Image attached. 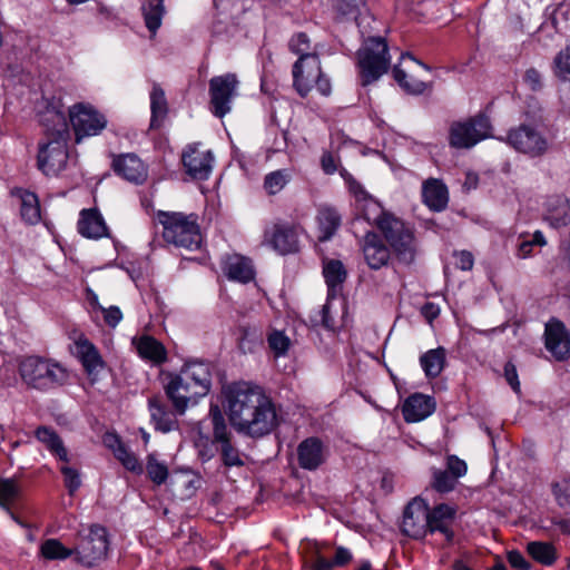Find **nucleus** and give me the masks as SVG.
I'll return each instance as SVG.
<instances>
[{
	"label": "nucleus",
	"mask_w": 570,
	"mask_h": 570,
	"mask_svg": "<svg viewBox=\"0 0 570 570\" xmlns=\"http://www.w3.org/2000/svg\"><path fill=\"white\" fill-rule=\"evenodd\" d=\"M223 393L229 421L238 432L261 438L277 426L276 406L263 387L242 381L228 384Z\"/></svg>",
	"instance_id": "f257e3e1"
},
{
	"label": "nucleus",
	"mask_w": 570,
	"mask_h": 570,
	"mask_svg": "<svg viewBox=\"0 0 570 570\" xmlns=\"http://www.w3.org/2000/svg\"><path fill=\"white\" fill-rule=\"evenodd\" d=\"M53 122L52 138L47 144L39 145V151L37 157L38 168L46 176H58L62 170L67 168L69 160L68 138L69 132L67 122L62 114L56 110H48L45 114L42 122L48 130L51 128L47 122Z\"/></svg>",
	"instance_id": "f03ea898"
},
{
	"label": "nucleus",
	"mask_w": 570,
	"mask_h": 570,
	"mask_svg": "<svg viewBox=\"0 0 570 570\" xmlns=\"http://www.w3.org/2000/svg\"><path fill=\"white\" fill-rule=\"evenodd\" d=\"M18 371L23 383L35 390L49 391L67 382L69 373L58 362L40 356H26L19 361Z\"/></svg>",
	"instance_id": "7ed1b4c3"
},
{
	"label": "nucleus",
	"mask_w": 570,
	"mask_h": 570,
	"mask_svg": "<svg viewBox=\"0 0 570 570\" xmlns=\"http://www.w3.org/2000/svg\"><path fill=\"white\" fill-rule=\"evenodd\" d=\"M157 217L163 226L161 234L166 243L188 250L200 247L202 234L197 215L180 212H159Z\"/></svg>",
	"instance_id": "20e7f679"
},
{
	"label": "nucleus",
	"mask_w": 570,
	"mask_h": 570,
	"mask_svg": "<svg viewBox=\"0 0 570 570\" xmlns=\"http://www.w3.org/2000/svg\"><path fill=\"white\" fill-rule=\"evenodd\" d=\"M293 88L302 98H306L313 89L328 97L333 87L330 77L323 71L321 58L297 59L292 67Z\"/></svg>",
	"instance_id": "39448f33"
},
{
	"label": "nucleus",
	"mask_w": 570,
	"mask_h": 570,
	"mask_svg": "<svg viewBox=\"0 0 570 570\" xmlns=\"http://www.w3.org/2000/svg\"><path fill=\"white\" fill-rule=\"evenodd\" d=\"M387 43L382 37H368L357 51V67L362 85L377 80L390 67Z\"/></svg>",
	"instance_id": "423d86ee"
},
{
	"label": "nucleus",
	"mask_w": 570,
	"mask_h": 570,
	"mask_svg": "<svg viewBox=\"0 0 570 570\" xmlns=\"http://www.w3.org/2000/svg\"><path fill=\"white\" fill-rule=\"evenodd\" d=\"M109 549L107 530L99 525L82 527L73 546L77 561L92 567L102 561Z\"/></svg>",
	"instance_id": "0eeeda50"
},
{
	"label": "nucleus",
	"mask_w": 570,
	"mask_h": 570,
	"mask_svg": "<svg viewBox=\"0 0 570 570\" xmlns=\"http://www.w3.org/2000/svg\"><path fill=\"white\" fill-rule=\"evenodd\" d=\"M490 119L476 115L463 121H454L449 129V144L456 149H469L490 137Z\"/></svg>",
	"instance_id": "6e6552de"
},
{
	"label": "nucleus",
	"mask_w": 570,
	"mask_h": 570,
	"mask_svg": "<svg viewBox=\"0 0 570 570\" xmlns=\"http://www.w3.org/2000/svg\"><path fill=\"white\" fill-rule=\"evenodd\" d=\"M341 176L345 179L350 191L354 195L357 208L361 210L363 218L371 225L376 226L381 233H383L384 225H387L389 227L391 226V224H389L390 222L397 219L392 214L384 212L381 204L370 196L362 185L357 183L345 169L341 171Z\"/></svg>",
	"instance_id": "1a4fd4ad"
},
{
	"label": "nucleus",
	"mask_w": 570,
	"mask_h": 570,
	"mask_svg": "<svg viewBox=\"0 0 570 570\" xmlns=\"http://www.w3.org/2000/svg\"><path fill=\"white\" fill-rule=\"evenodd\" d=\"M108 120L95 106L88 102L73 104V142L98 136L107 127Z\"/></svg>",
	"instance_id": "9d476101"
},
{
	"label": "nucleus",
	"mask_w": 570,
	"mask_h": 570,
	"mask_svg": "<svg viewBox=\"0 0 570 570\" xmlns=\"http://www.w3.org/2000/svg\"><path fill=\"white\" fill-rule=\"evenodd\" d=\"M389 224H391V226L387 227V225H384L383 227L382 234L384 238L401 263H413L417 253V244L413 230L406 227L399 218Z\"/></svg>",
	"instance_id": "9b49d317"
},
{
	"label": "nucleus",
	"mask_w": 570,
	"mask_h": 570,
	"mask_svg": "<svg viewBox=\"0 0 570 570\" xmlns=\"http://www.w3.org/2000/svg\"><path fill=\"white\" fill-rule=\"evenodd\" d=\"M238 79L235 73H225L209 80L210 110L223 118L232 110V101L237 96Z\"/></svg>",
	"instance_id": "f8f14e48"
},
{
	"label": "nucleus",
	"mask_w": 570,
	"mask_h": 570,
	"mask_svg": "<svg viewBox=\"0 0 570 570\" xmlns=\"http://www.w3.org/2000/svg\"><path fill=\"white\" fill-rule=\"evenodd\" d=\"M213 434L217 443L220 444V455L223 464L227 468L243 466L244 460L238 449L230 442V432L228 431L224 415L217 405L209 410Z\"/></svg>",
	"instance_id": "ddd939ff"
},
{
	"label": "nucleus",
	"mask_w": 570,
	"mask_h": 570,
	"mask_svg": "<svg viewBox=\"0 0 570 570\" xmlns=\"http://www.w3.org/2000/svg\"><path fill=\"white\" fill-rule=\"evenodd\" d=\"M73 354L88 380L92 384L96 383L99 380V374L106 367V362L99 348L85 334H79L73 338Z\"/></svg>",
	"instance_id": "4468645a"
},
{
	"label": "nucleus",
	"mask_w": 570,
	"mask_h": 570,
	"mask_svg": "<svg viewBox=\"0 0 570 570\" xmlns=\"http://www.w3.org/2000/svg\"><path fill=\"white\" fill-rule=\"evenodd\" d=\"M164 390L174 410L179 415L185 414L190 405L197 404L202 399L200 394L194 390L188 381L183 379L179 372L167 376Z\"/></svg>",
	"instance_id": "2eb2a0df"
},
{
	"label": "nucleus",
	"mask_w": 570,
	"mask_h": 570,
	"mask_svg": "<svg viewBox=\"0 0 570 570\" xmlns=\"http://www.w3.org/2000/svg\"><path fill=\"white\" fill-rule=\"evenodd\" d=\"M508 142L518 151L531 157L541 156L548 149L547 139L534 127L528 125L511 129Z\"/></svg>",
	"instance_id": "dca6fc26"
},
{
	"label": "nucleus",
	"mask_w": 570,
	"mask_h": 570,
	"mask_svg": "<svg viewBox=\"0 0 570 570\" xmlns=\"http://www.w3.org/2000/svg\"><path fill=\"white\" fill-rule=\"evenodd\" d=\"M181 160L186 173L194 179L205 180L212 174L214 155L200 144L188 145Z\"/></svg>",
	"instance_id": "f3484780"
},
{
	"label": "nucleus",
	"mask_w": 570,
	"mask_h": 570,
	"mask_svg": "<svg viewBox=\"0 0 570 570\" xmlns=\"http://www.w3.org/2000/svg\"><path fill=\"white\" fill-rule=\"evenodd\" d=\"M402 531L413 539H422L429 528L428 505L421 499H413L405 508Z\"/></svg>",
	"instance_id": "a211bd4d"
},
{
	"label": "nucleus",
	"mask_w": 570,
	"mask_h": 570,
	"mask_svg": "<svg viewBox=\"0 0 570 570\" xmlns=\"http://www.w3.org/2000/svg\"><path fill=\"white\" fill-rule=\"evenodd\" d=\"M36 438L39 442L43 443L46 448L62 462L60 471L65 476V487L71 494V468L68 465V451L65 448L62 440L50 428L40 426L36 430Z\"/></svg>",
	"instance_id": "6ab92c4d"
},
{
	"label": "nucleus",
	"mask_w": 570,
	"mask_h": 570,
	"mask_svg": "<svg viewBox=\"0 0 570 570\" xmlns=\"http://www.w3.org/2000/svg\"><path fill=\"white\" fill-rule=\"evenodd\" d=\"M546 347L558 361L570 356V333L562 322L551 320L546 324Z\"/></svg>",
	"instance_id": "aec40b11"
},
{
	"label": "nucleus",
	"mask_w": 570,
	"mask_h": 570,
	"mask_svg": "<svg viewBox=\"0 0 570 570\" xmlns=\"http://www.w3.org/2000/svg\"><path fill=\"white\" fill-rule=\"evenodd\" d=\"M328 449L315 436L303 440L297 446V461L302 469L314 471L327 459Z\"/></svg>",
	"instance_id": "412c9836"
},
{
	"label": "nucleus",
	"mask_w": 570,
	"mask_h": 570,
	"mask_svg": "<svg viewBox=\"0 0 570 570\" xmlns=\"http://www.w3.org/2000/svg\"><path fill=\"white\" fill-rule=\"evenodd\" d=\"M364 261L371 269L377 271L386 266L391 258L389 246L376 233H366L362 242Z\"/></svg>",
	"instance_id": "4be33fe9"
},
{
	"label": "nucleus",
	"mask_w": 570,
	"mask_h": 570,
	"mask_svg": "<svg viewBox=\"0 0 570 570\" xmlns=\"http://www.w3.org/2000/svg\"><path fill=\"white\" fill-rule=\"evenodd\" d=\"M179 373L202 397L209 393L213 382L210 364L202 361L188 362L179 370Z\"/></svg>",
	"instance_id": "5701e85b"
},
{
	"label": "nucleus",
	"mask_w": 570,
	"mask_h": 570,
	"mask_svg": "<svg viewBox=\"0 0 570 570\" xmlns=\"http://www.w3.org/2000/svg\"><path fill=\"white\" fill-rule=\"evenodd\" d=\"M111 166L118 176L130 183L142 184L147 179V167L135 154L114 155Z\"/></svg>",
	"instance_id": "b1692460"
},
{
	"label": "nucleus",
	"mask_w": 570,
	"mask_h": 570,
	"mask_svg": "<svg viewBox=\"0 0 570 570\" xmlns=\"http://www.w3.org/2000/svg\"><path fill=\"white\" fill-rule=\"evenodd\" d=\"M455 508L445 503H441L432 510L428 509L429 528L426 529V534L439 532L443 535L445 542H451L454 535L452 524L455 519Z\"/></svg>",
	"instance_id": "393cba45"
},
{
	"label": "nucleus",
	"mask_w": 570,
	"mask_h": 570,
	"mask_svg": "<svg viewBox=\"0 0 570 570\" xmlns=\"http://www.w3.org/2000/svg\"><path fill=\"white\" fill-rule=\"evenodd\" d=\"M222 269L224 275L234 282L246 284L255 278L252 261L239 254L226 255L222 262Z\"/></svg>",
	"instance_id": "a878e982"
},
{
	"label": "nucleus",
	"mask_w": 570,
	"mask_h": 570,
	"mask_svg": "<svg viewBox=\"0 0 570 570\" xmlns=\"http://www.w3.org/2000/svg\"><path fill=\"white\" fill-rule=\"evenodd\" d=\"M266 238L271 246L282 255L298 250V234L295 226L277 224L269 235L266 234Z\"/></svg>",
	"instance_id": "bb28decb"
},
{
	"label": "nucleus",
	"mask_w": 570,
	"mask_h": 570,
	"mask_svg": "<svg viewBox=\"0 0 570 570\" xmlns=\"http://www.w3.org/2000/svg\"><path fill=\"white\" fill-rule=\"evenodd\" d=\"M434 410V400L421 393L410 395L402 406L403 417L407 423L420 422L430 416Z\"/></svg>",
	"instance_id": "cd10ccee"
},
{
	"label": "nucleus",
	"mask_w": 570,
	"mask_h": 570,
	"mask_svg": "<svg viewBox=\"0 0 570 570\" xmlns=\"http://www.w3.org/2000/svg\"><path fill=\"white\" fill-rule=\"evenodd\" d=\"M544 219L554 228L570 223V202L562 195L548 197L544 204Z\"/></svg>",
	"instance_id": "c85d7f7f"
},
{
	"label": "nucleus",
	"mask_w": 570,
	"mask_h": 570,
	"mask_svg": "<svg viewBox=\"0 0 570 570\" xmlns=\"http://www.w3.org/2000/svg\"><path fill=\"white\" fill-rule=\"evenodd\" d=\"M151 422L157 431L168 433L178 429L177 412L170 411L158 399L148 401Z\"/></svg>",
	"instance_id": "c756f323"
},
{
	"label": "nucleus",
	"mask_w": 570,
	"mask_h": 570,
	"mask_svg": "<svg viewBox=\"0 0 570 570\" xmlns=\"http://www.w3.org/2000/svg\"><path fill=\"white\" fill-rule=\"evenodd\" d=\"M210 428V416L208 415V419L199 421L194 429V445L197 450L199 459L203 462L212 460L217 452V441L215 440V438L212 439L209 435Z\"/></svg>",
	"instance_id": "7c9ffc66"
},
{
	"label": "nucleus",
	"mask_w": 570,
	"mask_h": 570,
	"mask_svg": "<svg viewBox=\"0 0 570 570\" xmlns=\"http://www.w3.org/2000/svg\"><path fill=\"white\" fill-rule=\"evenodd\" d=\"M138 355L151 363L160 364L166 361L167 353L164 345L149 335L135 336L131 340Z\"/></svg>",
	"instance_id": "2f4dec72"
},
{
	"label": "nucleus",
	"mask_w": 570,
	"mask_h": 570,
	"mask_svg": "<svg viewBox=\"0 0 570 570\" xmlns=\"http://www.w3.org/2000/svg\"><path fill=\"white\" fill-rule=\"evenodd\" d=\"M78 232L87 238H101L107 235V226L96 209H83L78 220Z\"/></svg>",
	"instance_id": "473e14b6"
},
{
	"label": "nucleus",
	"mask_w": 570,
	"mask_h": 570,
	"mask_svg": "<svg viewBox=\"0 0 570 570\" xmlns=\"http://www.w3.org/2000/svg\"><path fill=\"white\" fill-rule=\"evenodd\" d=\"M341 215L330 206H321L316 215L317 239L320 242L330 240L341 226Z\"/></svg>",
	"instance_id": "72a5a7b5"
},
{
	"label": "nucleus",
	"mask_w": 570,
	"mask_h": 570,
	"mask_svg": "<svg viewBox=\"0 0 570 570\" xmlns=\"http://www.w3.org/2000/svg\"><path fill=\"white\" fill-rule=\"evenodd\" d=\"M323 276L328 288V299H332L341 292L347 271L341 261L328 259L323 263Z\"/></svg>",
	"instance_id": "f704fd0d"
},
{
	"label": "nucleus",
	"mask_w": 570,
	"mask_h": 570,
	"mask_svg": "<svg viewBox=\"0 0 570 570\" xmlns=\"http://www.w3.org/2000/svg\"><path fill=\"white\" fill-rule=\"evenodd\" d=\"M422 197L424 204L435 212L444 209L449 200L445 185L441 180L434 178H431L423 184Z\"/></svg>",
	"instance_id": "c9c22d12"
},
{
	"label": "nucleus",
	"mask_w": 570,
	"mask_h": 570,
	"mask_svg": "<svg viewBox=\"0 0 570 570\" xmlns=\"http://www.w3.org/2000/svg\"><path fill=\"white\" fill-rule=\"evenodd\" d=\"M21 200L20 214L22 219L30 225H36L41 220V210L39 198L35 193L26 189H17L13 193Z\"/></svg>",
	"instance_id": "e433bc0d"
},
{
	"label": "nucleus",
	"mask_w": 570,
	"mask_h": 570,
	"mask_svg": "<svg viewBox=\"0 0 570 570\" xmlns=\"http://www.w3.org/2000/svg\"><path fill=\"white\" fill-rule=\"evenodd\" d=\"M22 493V487L17 479H0V505L3 507L10 517L20 525H24L18 517L10 510V505L14 503Z\"/></svg>",
	"instance_id": "4c0bfd02"
},
{
	"label": "nucleus",
	"mask_w": 570,
	"mask_h": 570,
	"mask_svg": "<svg viewBox=\"0 0 570 570\" xmlns=\"http://www.w3.org/2000/svg\"><path fill=\"white\" fill-rule=\"evenodd\" d=\"M420 364L426 377H438L445 365V350L443 347L429 350L421 355Z\"/></svg>",
	"instance_id": "58836bf2"
},
{
	"label": "nucleus",
	"mask_w": 570,
	"mask_h": 570,
	"mask_svg": "<svg viewBox=\"0 0 570 570\" xmlns=\"http://www.w3.org/2000/svg\"><path fill=\"white\" fill-rule=\"evenodd\" d=\"M151 119L150 127L158 128L168 112V104L165 91L158 83H154L150 92Z\"/></svg>",
	"instance_id": "ea45409f"
},
{
	"label": "nucleus",
	"mask_w": 570,
	"mask_h": 570,
	"mask_svg": "<svg viewBox=\"0 0 570 570\" xmlns=\"http://www.w3.org/2000/svg\"><path fill=\"white\" fill-rule=\"evenodd\" d=\"M288 49L297 56V59L320 57L318 45H312L311 39L305 32H297L288 41Z\"/></svg>",
	"instance_id": "a19ab883"
},
{
	"label": "nucleus",
	"mask_w": 570,
	"mask_h": 570,
	"mask_svg": "<svg viewBox=\"0 0 570 570\" xmlns=\"http://www.w3.org/2000/svg\"><path fill=\"white\" fill-rule=\"evenodd\" d=\"M141 12L147 29L156 35L165 14L164 0H148L141 6Z\"/></svg>",
	"instance_id": "79ce46f5"
},
{
	"label": "nucleus",
	"mask_w": 570,
	"mask_h": 570,
	"mask_svg": "<svg viewBox=\"0 0 570 570\" xmlns=\"http://www.w3.org/2000/svg\"><path fill=\"white\" fill-rule=\"evenodd\" d=\"M527 552L543 566H552L557 560V550L550 542L531 541L527 544Z\"/></svg>",
	"instance_id": "37998d69"
},
{
	"label": "nucleus",
	"mask_w": 570,
	"mask_h": 570,
	"mask_svg": "<svg viewBox=\"0 0 570 570\" xmlns=\"http://www.w3.org/2000/svg\"><path fill=\"white\" fill-rule=\"evenodd\" d=\"M146 472L149 480L156 485L164 484L169 476L167 463L159 460L155 453H150L146 458Z\"/></svg>",
	"instance_id": "c03bdc74"
},
{
	"label": "nucleus",
	"mask_w": 570,
	"mask_h": 570,
	"mask_svg": "<svg viewBox=\"0 0 570 570\" xmlns=\"http://www.w3.org/2000/svg\"><path fill=\"white\" fill-rule=\"evenodd\" d=\"M393 76L395 81L407 92L420 95L426 89V83L413 75L406 72L400 66H395L393 69Z\"/></svg>",
	"instance_id": "a18cd8bd"
},
{
	"label": "nucleus",
	"mask_w": 570,
	"mask_h": 570,
	"mask_svg": "<svg viewBox=\"0 0 570 570\" xmlns=\"http://www.w3.org/2000/svg\"><path fill=\"white\" fill-rule=\"evenodd\" d=\"M267 344L275 357H283L289 351L292 341L283 331L272 330L267 334Z\"/></svg>",
	"instance_id": "49530a36"
},
{
	"label": "nucleus",
	"mask_w": 570,
	"mask_h": 570,
	"mask_svg": "<svg viewBox=\"0 0 570 570\" xmlns=\"http://www.w3.org/2000/svg\"><path fill=\"white\" fill-rule=\"evenodd\" d=\"M41 556L48 560H63L71 554V550L66 548L57 539H48L40 547Z\"/></svg>",
	"instance_id": "de8ad7c7"
},
{
	"label": "nucleus",
	"mask_w": 570,
	"mask_h": 570,
	"mask_svg": "<svg viewBox=\"0 0 570 570\" xmlns=\"http://www.w3.org/2000/svg\"><path fill=\"white\" fill-rule=\"evenodd\" d=\"M458 480L452 473H450L446 469H434L432 472V487L434 490L441 493H448L452 491Z\"/></svg>",
	"instance_id": "09e8293b"
},
{
	"label": "nucleus",
	"mask_w": 570,
	"mask_h": 570,
	"mask_svg": "<svg viewBox=\"0 0 570 570\" xmlns=\"http://www.w3.org/2000/svg\"><path fill=\"white\" fill-rule=\"evenodd\" d=\"M288 180L286 170H275L265 176L264 188L268 195H276L284 189Z\"/></svg>",
	"instance_id": "8fccbe9b"
},
{
	"label": "nucleus",
	"mask_w": 570,
	"mask_h": 570,
	"mask_svg": "<svg viewBox=\"0 0 570 570\" xmlns=\"http://www.w3.org/2000/svg\"><path fill=\"white\" fill-rule=\"evenodd\" d=\"M115 458L130 472L136 474H141L144 471L142 464L139 462L137 456L126 446L124 445L121 449H118V452L115 454Z\"/></svg>",
	"instance_id": "3c124183"
},
{
	"label": "nucleus",
	"mask_w": 570,
	"mask_h": 570,
	"mask_svg": "<svg viewBox=\"0 0 570 570\" xmlns=\"http://www.w3.org/2000/svg\"><path fill=\"white\" fill-rule=\"evenodd\" d=\"M547 244L543 234L540 230H537L531 239L522 240L518 247V257L519 258H528L532 254V249L534 246H544Z\"/></svg>",
	"instance_id": "603ef678"
},
{
	"label": "nucleus",
	"mask_w": 570,
	"mask_h": 570,
	"mask_svg": "<svg viewBox=\"0 0 570 570\" xmlns=\"http://www.w3.org/2000/svg\"><path fill=\"white\" fill-rule=\"evenodd\" d=\"M98 311L102 314L105 324L110 328H116L124 318L121 309L116 305L101 306Z\"/></svg>",
	"instance_id": "864d4df0"
},
{
	"label": "nucleus",
	"mask_w": 570,
	"mask_h": 570,
	"mask_svg": "<svg viewBox=\"0 0 570 570\" xmlns=\"http://www.w3.org/2000/svg\"><path fill=\"white\" fill-rule=\"evenodd\" d=\"M556 75L564 77L570 75V48L561 50L554 59Z\"/></svg>",
	"instance_id": "5fc2aeb1"
},
{
	"label": "nucleus",
	"mask_w": 570,
	"mask_h": 570,
	"mask_svg": "<svg viewBox=\"0 0 570 570\" xmlns=\"http://www.w3.org/2000/svg\"><path fill=\"white\" fill-rule=\"evenodd\" d=\"M553 494L559 505L570 504V480H562L553 485Z\"/></svg>",
	"instance_id": "6e6d98bb"
},
{
	"label": "nucleus",
	"mask_w": 570,
	"mask_h": 570,
	"mask_svg": "<svg viewBox=\"0 0 570 570\" xmlns=\"http://www.w3.org/2000/svg\"><path fill=\"white\" fill-rule=\"evenodd\" d=\"M446 470L450 473H452L456 479H460L466 474L468 465L465 461L461 460L456 455H448Z\"/></svg>",
	"instance_id": "4d7b16f0"
},
{
	"label": "nucleus",
	"mask_w": 570,
	"mask_h": 570,
	"mask_svg": "<svg viewBox=\"0 0 570 570\" xmlns=\"http://www.w3.org/2000/svg\"><path fill=\"white\" fill-rule=\"evenodd\" d=\"M523 80L532 91H539L543 88L542 76L535 68H529L524 72Z\"/></svg>",
	"instance_id": "13d9d810"
},
{
	"label": "nucleus",
	"mask_w": 570,
	"mask_h": 570,
	"mask_svg": "<svg viewBox=\"0 0 570 570\" xmlns=\"http://www.w3.org/2000/svg\"><path fill=\"white\" fill-rule=\"evenodd\" d=\"M504 377L512 390L517 393L520 392V382L518 377L517 367L512 362H508L504 365Z\"/></svg>",
	"instance_id": "bf43d9fd"
},
{
	"label": "nucleus",
	"mask_w": 570,
	"mask_h": 570,
	"mask_svg": "<svg viewBox=\"0 0 570 570\" xmlns=\"http://www.w3.org/2000/svg\"><path fill=\"white\" fill-rule=\"evenodd\" d=\"M508 561L512 568H515L518 570H531V564L518 550H512L508 552Z\"/></svg>",
	"instance_id": "052dcab7"
},
{
	"label": "nucleus",
	"mask_w": 570,
	"mask_h": 570,
	"mask_svg": "<svg viewBox=\"0 0 570 570\" xmlns=\"http://www.w3.org/2000/svg\"><path fill=\"white\" fill-rule=\"evenodd\" d=\"M473 256L470 252L455 253V266L462 271H470L473 267Z\"/></svg>",
	"instance_id": "680f3d73"
},
{
	"label": "nucleus",
	"mask_w": 570,
	"mask_h": 570,
	"mask_svg": "<svg viewBox=\"0 0 570 570\" xmlns=\"http://www.w3.org/2000/svg\"><path fill=\"white\" fill-rule=\"evenodd\" d=\"M104 444L112 451L114 455L118 452V449H121L125 445L120 438L115 433H106L104 435Z\"/></svg>",
	"instance_id": "e2e57ef3"
},
{
	"label": "nucleus",
	"mask_w": 570,
	"mask_h": 570,
	"mask_svg": "<svg viewBox=\"0 0 570 570\" xmlns=\"http://www.w3.org/2000/svg\"><path fill=\"white\" fill-rule=\"evenodd\" d=\"M321 165L322 169L327 175L334 174L337 169L335 157L331 153L323 154Z\"/></svg>",
	"instance_id": "0e129e2a"
},
{
	"label": "nucleus",
	"mask_w": 570,
	"mask_h": 570,
	"mask_svg": "<svg viewBox=\"0 0 570 570\" xmlns=\"http://www.w3.org/2000/svg\"><path fill=\"white\" fill-rule=\"evenodd\" d=\"M352 560V553L348 549L338 547L335 551V557L333 559V566H344Z\"/></svg>",
	"instance_id": "69168bd1"
},
{
	"label": "nucleus",
	"mask_w": 570,
	"mask_h": 570,
	"mask_svg": "<svg viewBox=\"0 0 570 570\" xmlns=\"http://www.w3.org/2000/svg\"><path fill=\"white\" fill-rule=\"evenodd\" d=\"M421 313L431 323L439 316L440 307L439 305L429 302L422 306Z\"/></svg>",
	"instance_id": "338daca9"
},
{
	"label": "nucleus",
	"mask_w": 570,
	"mask_h": 570,
	"mask_svg": "<svg viewBox=\"0 0 570 570\" xmlns=\"http://www.w3.org/2000/svg\"><path fill=\"white\" fill-rule=\"evenodd\" d=\"M356 7V0H340L337 3V10L344 16L354 14Z\"/></svg>",
	"instance_id": "774afa93"
}]
</instances>
